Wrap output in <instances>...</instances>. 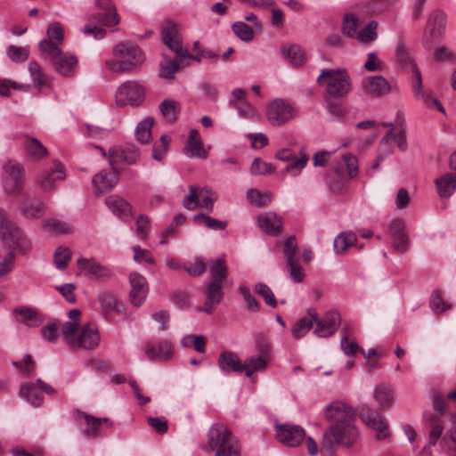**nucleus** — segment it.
I'll return each mask as SVG.
<instances>
[{
    "label": "nucleus",
    "mask_w": 456,
    "mask_h": 456,
    "mask_svg": "<svg viewBox=\"0 0 456 456\" xmlns=\"http://www.w3.org/2000/svg\"><path fill=\"white\" fill-rule=\"evenodd\" d=\"M77 266L84 274L95 280H107L112 275L109 267L102 265L93 258H79Z\"/></svg>",
    "instance_id": "21"
},
{
    "label": "nucleus",
    "mask_w": 456,
    "mask_h": 456,
    "mask_svg": "<svg viewBox=\"0 0 456 456\" xmlns=\"http://www.w3.org/2000/svg\"><path fill=\"white\" fill-rule=\"evenodd\" d=\"M24 148L27 154L34 159H39L48 154L46 148L34 137H26L24 141Z\"/></svg>",
    "instance_id": "43"
},
{
    "label": "nucleus",
    "mask_w": 456,
    "mask_h": 456,
    "mask_svg": "<svg viewBox=\"0 0 456 456\" xmlns=\"http://www.w3.org/2000/svg\"><path fill=\"white\" fill-rule=\"evenodd\" d=\"M172 354L173 346L167 340L159 342L158 350H156L154 346L150 343H148L145 347V354L149 360L168 359L172 356Z\"/></svg>",
    "instance_id": "36"
},
{
    "label": "nucleus",
    "mask_w": 456,
    "mask_h": 456,
    "mask_svg": "<svg viewBox=\"0 0 456 456\" xmlns=\"http://www.w3.org/2000/svg\"><path fill=\"white\" fill-rule=\"evenodd\" d=\"M316 320L315 311L309 309L307 314L300 318L292 328V334L296 338H300L307 334L313 328L314 322Z\"/></svg>",
    "instance_id": "38"
},
{
    "label": "nucleus",
    "mask_w": 456,
    "mask_h": 456,
    "mask_svg": "<svg viewBox=\"0 0 456 456\" xmlns=\"http://www.w3.org/2000/svg\"><path fill=\"white\" fill-rule=\"evenodd\" d=\"M363 422L376 431V439L384 440L389 436L388 424L377 411H367L361 413Z\"/></svg>",
    "instance_id": "22"
},
{
    "label": "nucleus",
    "mask_w": 456,
    "mask_h": 456,
    "mask_svg": "<svg viewBox=\"0 0 456 456\" xmlns=\"http://www.w3.org/2000/svg\"><path fill=\"white\" fill-rule=\"evenodd\" d=\"M77 419H83L86 421V428L85 433L89 437H95L99 433V428L102 424L109 421L108 418H96L82 411L77 412Z\"/></svg>",
    "instance_id": "39"
},
{
    "label": "nucleus",
    "mask_w": 456,
    "mask_h": 456,
    "mask_svg": "<svg viewBox=\"0 0 456 456\" xmlns=\"http://www.w3.org/2000/svg\"><path fill=\"white\" fill-rule=\"evenodd\" d=\"M250 171L253 175H266L273 173L274 167L270 163L262 161L260 158H256L251 164Z\"/></svg>",
    "instance_id": "63"
},
{
    "label": "nucleus",
    "mask_w": 456,
    "mask_h": 456,
    "mask_svg": "<svg viewBox=\"0 0 456 456\" xmlns=\"http://www.w3.org/2000/svg\"><path fill=\"white\" fill-rule=\"evenodd\" d=\"M260 229L266 234L276 236L282 228V220L273 212H266L257 217Z\"/></svg>",
    "instance_id": "27"
},
{
    "label": "nucleus",
    "mask_w": 456,
    "mask_h": 456,
    "mask_svg": "<svg viewBox=\"0 0 456 456\" xmlns=\"http://www.w3.org/2000/svg\"><path fill=\"white\" fill-rule=\"evenodd\" d=\"M444 431V425L439 419L435 418L432 420L431 428L428 433L429 442L420 452L419 456H433L431 447L435 446L440 439Z\"/></svg>",
    "instance_id": "37"
},
{
    "label": "nucleus",
    "mask_w": 456,
    "mask_h": 456,
    "mask_svg": "<svg viewBox=\"0 0 456 456\" xmlns=\"http://www.w3.org/2000/svg\"><path fill=\"white\" fill-rule=\"evenodd\" d=\"M40 391L47 395H53L56 392L49 384L45 383L41 379H37L36 382L28 381L22 383L20 387L19 395L31 405L38 407L44 401Z\"/></svg>",
    "instance_id": "11"
},
{
    "label": "nucleus",
    "mask_w": 456,
    "mask_h": 456,
    "mask_svg": "<svg viewBox=\"0 0 456 456\" xmlns=\"http://www.w3.org/2000/svg\"><path fill=\"white\" fill-rule=\"evenodd\" d=\"M13 314L18 322L28 327H38L43 320L37 311L32 307H19L13 310Z\"/></svg>",
    "instance_id": "32"
},
{
    "label": "nucleus",
    "mask_w": 456,
    "mask_h": 456,
    "mask_svg": "<svg viewBox=\"0 0 456 456\" xmlns=\"http://www.w3.org/2000/svg\"><path fill=\"white\" fill-rule=\"evenodd\" d=\"M162 41L163 43L173 51L179 62H183L187 59H194L198 62H200L204 59L202 51L197 55L192 56L183 47V42L181 36L178 32L175 24L167 22L162 28Z\"/></svg>",
    "instance_id": "8"
},
{
    "label": "nucleus",
    "mask_w": 456,
    "mask_h": 456,
    "mask_svg": "<svg viewBox=\"0 0 456 456\" xmlns=\"http://www.w3.org/2000/svg\"><path fill=\"white\" fill-rule=\"evenodd\" d=\"M95 4L99 12L90 16L89 23L85 25L82 32L95 39H102L106 35V29L98 25L116 26L120 22V17L111 0H95Z\"/></svg>",
    "instance_id": "3"
},
{
    "label": "nucleus",
    "mask_w": 456,
    "mask_h": 456,
    "mask_svg": "<svg viewBox=\"0 0 456 456\" xmlns=\"http://www.w3.org/2000/svg\"><path fill=\"white\" fill-rule=\"evenodd\" d=\"M169 138L163 134L158 142H155L152 149V158L158 161H160L166 155L168 145Z\"/></svg>",
    "instance_id": "58"
},
{
    "label": "nucleus",
    "mask_w": 456,
    "mask_h": 456,
    "mask_svg": "<svg viewBox=\"0 0 456 456\" xmlns=\"http://www.w3.org/2000/svg\"><path fill=\"white\" fill-rule=\"evenodd\" d=\"M24 184V172L20 165L15 161H8L4 166L3 187L4 191L17 197L22 190Z\"/></svg>",
    "instance_id": "9"
},
{
    "label": "nucleus",
    "mask_w": 456,
    "mask_h": 456,
    "mask_svg": "<svg viewBox=\"0 0 456 456\" xmlns=\"http://www.w3.org/2000/svg\"><path fill=\"white\" fill-rule=\"evenodd\" d=\"M111 59L105 61L106 68L114 73L134 71L144 62L142 50L130 42H120L112 49Z\"/></svg>",
    "instance_id": "2"
},
{
    "label": "nucleus",
    "mask_w": 456,
    "mask_h": 456,
    "mask_svg": "<svg viewBox=\"0 0 456 456\" xmlns=\"http://www.w3.org/2000/svg\"><path fill=\"white\" fill-rule=\"evenodd\" d=\"M115 98L118 106L139 105L144 99V90L138 83L127 81L118 88Z\"/></svg>",
    "instance_id": "12"
},
{
    "label": "nucleus",
    "mask_w": 456,
    "mask_h": 456,
    "mask_svg": "<svg viewBox=\"0 0 456 456\" xmlns=\"http://www.w3.org/2000/svg\"><path fill=\"white\" fill-rule=\"evenodd\" d=\"M140 157L139 149L134 144L109 149L108 159L112 170H116L118 164H135Z\"/></svg>",
    "instance_id": "14"
},
{
    "label": "nucleus",
    "mask_w": 456,
    "mask_h": 456,
    "mask_svg": "<svg viewBox=\"0 0 456 456\" xmlns=\"http://www.w3.org/2000/svg\"><path fill=\"white\" fill-rule=\"evenodd\" d=\"M203 190L198 186H191L188 195L183 199V205L188 210H193L200 205Z\"/></svg>",
    "instance_id": "50"
},
{
    "label": "nucleus",
    "mask_w": 456,
    "mask_h": 456,
    "mask_svg": "<svg viewBox=\"0 0 456 456\" xmlns=\"http://www.w3.org/2000/svg\"><path fill=\"white\" fill-rule=\"evenodd\" d=\"M131 291L129 298L134 306H140L146 299L148 294V284L146 279L139 273L134 272L129 275Z\"/></svg>",
    "instance_id": "19"
},
{
    "label": "nucleus",
    "mask_w": 456,
    "mask_h": 456,
    "mask_svg": "<svg viewBox=\"0 0 456 456\" xmlns=\"http://www.w3.org/2000/svg\"><path fill=\"white\" fill-rule=\"evenodd\" d=\"M211 281L220 282L226 279L228 274L227 265L224 259L212 260L210 266Z\"/></svg>",
    "instance_id": "45"
},
{
    "label": "nucleus",
    "mask_w": 456,
    "mask_h": 456,
    "mask_svg": "<svg viewBox=\"0 0 456 456\" xmlns=\"http://www.w3.org/2000/svg\"><path fill=\"white\" fill-rule=\"evenodd\" d=\"M78 322L75 321L65 322L61 324V334L65 342L71 347L74 346V340L77 338L76 332L78 328Z\"/></svg>",
    "instance_id": "52"
},
{
    "label": "nucleus",
    "mask_w": 456,
    "mask_h": 456,
    "mask_svg": "<svg viewBox=\"0 0 456 456\" xmlns=\"http://www.w3.org/2000/svg\"><path fill=\"white\" fill-rule=\"evenodd\" d=\"M446 15L442 11L434 12L428 18L426 33L424 36L425 44L428 47L438 39L445 31Z\"/></svg>",
    "instance_id": "15"
},
{
    "label": "nucleus",
    "mask_w": 456,
    "mask_h": 456,
    "mask_svg": "<svg viewBox=\"0 0 456 456\" xmlns=\"http://www.w3.org/2000/svg\"><path fill=\"white\" fill-rule=\"evenodd\" d=\"M185 154L191 158L207 159L208 151L203 148L198 130L191 129L184 148Z\"/></svg>",
    "instance_id": "30"
},
{
    "label": "nucleus",
    "mask_w": 456,
    "mask_h": 456,
    "mask_svg": "<svg viewBox=\"0 0 456 456\" xmlns=\"http://www.w3.org/2000/svg\"><path fill=\"white\" fill-rule=\"evenodd\" d=\"M275 437L285 446H298L305 438V429L298 425L291 424H276Z\"/></svg>",
    "instance_id": "13"
},
{
    "label": "nucleus",
    "mask_w": 456,
    "mask_h": 456,
    "mask_svg": "<svg viewBox=\"0 0 456 456\" xmlns=\"http://www.w3.org/2000/svg\"><path fill=\"white\" fill-rule=\"evenodd\" d=\"M281 53L283 58L286 59L294 68L303 66L306 61L305 51L301 46L296 44L282 45L281 46Z\"/></svg>",
    "instance_id": "29"
},
{
    "label": "nucleus",
    "mask_w": 456,
    "mask_h": 456,
    "mask_svg": "<svg viewBox=\"0 0 456 456\" xmlns=\"http://www.w3.org/2000/svg\"><path fill=\"white\" fill-rule=\"evenodd\" d=\"M314 323H315L314 333L320 338H328L338 330L340 323V315L338 312H328L322 319H319L316 314V320Z\"/></svg>",
    "instance_id": "18"
},
{
    "label": "nucleus",
    "mask_w": 456,
    "mask_h": 456,
    "mask_svg": "<svg viewBox=\"0 0 456 456\" xmlns=\"http://www.w3.org/2000/svg\"><path fill=\"white\" fill-rule=\"evenodd\" d=\"M438 194L443 197L451 196L456 190V176L452 174H446L436 180Z\"/></svg>",
    "instance_id": "41"
},
{
    "label": "nucleus",
    "mask_w": 456,
    "mask_h": 456,
    "mask_svg": "<svg viewBox=\"0 0 456 456\" xmlns=\"http://www.w3.org/2000/svg\"><path fill=\"white\" fill-rule=\"evenodd\" d=\"M194 220L197 222L202 221L208 228L215 231L224 230L227 225L226 222L219 221L204 214H198L194 216Z\"/></svg>",
    "instance_id": "60"
},
{
    "label": "nucleus",
    "mask_w": 456,
    "mask_h": 456,
    "mask_svg": "<svg viewBox=\"0 0 456 456\" xmlns=\"http://www.w3.org/2000/svg\"><path fill=\"white\" fill-rule=\"evenodd\" d=\"M108 208L118 218L128 221L132 218V206L118 195H111L106 199Z\"/></svg>",
    "instance_id": "25"
},
{
    "label": "nucleus",
    "mask_w": 456,
    "mask_h": 456,
    "mask_svg": "<svg viewBox=\"0 0 456 456\" xmlns=\"http://www.w3.org/2000/svg\"><path fill=\"white\" fill-rule=\"evenodd\" d=\"M344 165L346 168V176L348 179L354 178L358 174V160L353 154H346L342 157Z\"/></svg>",
    "instance_id": "62"
},
{
    "label": "nucleus",
    "mask_w": 456,
    "mask_h": 456,
    "mask_svg": "<svg viewBox=\"0 0 456 456\" xmlns=\"http://www.w3.org/2000/svg\"><path fill=\"white\" fill-rule=\"evenodd\" d=\"M232 31L242 41L250 42L254 38L253 28L243 21H237L232 24Z\"/></svg>",
    "instance_id": "51"
},
{
    "label": "nucleus",
    "mask_w": 456,
    "mask_h": 456,
    "mask_svg": "<svg viewBox=\"0 0 456 456\" xmlns=\"http://www.w3.org/2000/svg\"><path fill=\"white\" fill-rule=\"evenodd\" d=\"M0 240L2 243L13 251L14 255H26L31 248V243L22 231L9 220L0 222Z\"/></svg>",
    "instance_id": "5"
},
{
    "label": "nucleus",
    "mask_w": 456,
    "mask_h": 456,
    "mask_svg": "<svg viewBox=\"0 0 456 456\" xmlns=\"http://www.w3.org/2000/svg\"><path fill=\"white\" fill-rule=\"evenodd\" d=\"M47 38L43 39L39 43V50L43 55V43H46L51 48H60L64 40V32L61 25L58 22L52 23L48 26Z\"/></svg>",
    "instance_id": "33"
},
{
    "label": "nucleus",
    "mask_w": 456,
    "mask_h": 456,
    "mask_svg": "<svg viewBox=\"0 0 456 456\" xmlns=\"http://www.w3.org/2000/svg\"><path fill=\"white\" fill-rule=\"evenodd\" d=\"M159 110L167 121L174 122L180 112V106L174 100H165L159 104Z\"/></svg>",
    "instance_id": "46"
},
{
    "label": "nucleus",
    "mask_w": 456,
    "mask_h": 456,
    "mask_svg": "<svg viewBox=\"0 0 456 456\" xmlns=\"http://www.w3.org/2000/svg\"><path fill=\"white\" fill-rule=\"evenodd\" d=\"M71 258L70 250L65 247H59L54 253L55 266L62 270L64 269Z\"/></svg>",
    "instance_id": "61"
},
{
    "label": "nucleus",
    "mask_w": 456,
    "mask_h": 456,
    "mask_svg": "<svg viewBox=\"0 0 456 456\" xmlns=\"http://www.w3.org/2000/svg\"><path fill=\"white\" fill-rule=\"evenodd\" d=\"M373 395L381 410H387L392 407L395 400V390L386 383L377 385Z\"/></svg>",
    "instance_id": "28"
},
{
    "label": "nucleus",
    "mask_w": 456,
    "mask_h": 456,
    "mask_svg": "<svg viewBox=\"0 0 456 456\" xmlns=\"http://www.w3.org/2000/svg\"><path fill=\"white\" fill-rule=\"evenodd\" d=\"M367 93L376 96L385 95L391 92V85L382 76H372L368 77L364 84Z\"/></svg>",
    "instance_id": "31"
},
{
    "label": "nucleus",
    "mask_w": 456,
    "mask_h": 456,
    "mask_svg": "<svg viewBox=\"0 0 456 456\" xmlns=\"http://www.w3.org/2000/svg\"><path fill=\"white\" fill-rule=\"evenodd\" d=\"M325 416L331 425L322 436V450L334 452L336 446L350 448L357 442L360 433L353 423L355 413L352 407L334 402L326 407Z\"/></svg>",
    "instance_id": "1"
},
{
    "label": "nucleus",
    "mask_w": 456,
    "mask_h": 456,
    "mask_svg": "<svg viewBox=\"0 0 456 456\" xmlns=\"http://www.w3.org/2000/svg\"><path fill=\"white\" fill-rule=\"evenodd\" d=\"M218 367L224 372H242V362L238 355L231 351H223L218 357Z\"/></svg>",
    "instance_id": "35"
},
{
    "label": "nucleus",
    "mask_w": 456,
    "mask_h": 456,
    "mask_svg": "<svg viewBox=\"0 0 456 456\" xmlns=\"http://www.w3.org/2000/svg\"><path fill=\"white\" fill-rule=\"evenodd\" d=\"M45 206L44 202L37 199L26 198L20 206V210L27 219L40 218L45 212Z\"/></svg>",
    "instance_id": "34"
},
{
    "label": "nucleus",
    "mask_w": 456,
    "mask_h": 456,
    "mask_svg": "<svg viewBox=\"0 0 456 456\" xmlns=\"http://www.w3.org/2000/svg\"><path fill=\"white\" fill-rule=\"evenodd\" d=\"M43 57L51 61L56 71L63 77H71L77 67V58L69 53H63L61 48H51L43 43Z\"/></svg>",
    "instance_id": "7"
},
{
    "label": "nucleus",
    "mask_w": 456,
    "mask_h": 456,
    "mask_svg": "<svg viewBox=\"0 0 456 456\" xmlns=\"http://www.w3.org/2000/svg\"><path fill=\"white\" fill-rule=\"evenodd\" d=\"M356 235L353 232H342L334 240L333 247L337 255L343 254L346 250L355 244Z\"/></svg>",
    "instance_id": "42"
},
{
    "label": "nucleus",
    "mask_w": 456,
    "mask_h": 456,
    "mask_svg": "<svg viewBox=\"0 0 456 456\" xmlns=\"http://www.w3.org/2000/svg\"><path fill=\"white\" fill-rule=\"evenodd\" d=\"M286 263L292 281L297 283L302 282L305 278L303 267L295 259Z\"/></svg>",
    "instance_id": "64"
},
{
    "label": "nucleus",
    "mask_w": 456,
    "mask_h": 456,
    "mask_svg": "<svg viewBox=\"0 0 456 456\" xmlns=\"http://www.w3.org/2000/svg\"><path fill=\"white\" fill-rule=\"evenodd\" d=\"M350 179L339 169L332 171L329 175L330 188L336 192H339L346 188V183Z\"/></svg>",
    "instance_id": "47"
},
{
    "label": "nucleus",
    "mask_w": 456,
    "mask_h": 456,
    "mask_svg": "<svg viewBox=\"0 0 456 456\" xmlns=\"http://www.w3.org/2000/svg\"><path fill=\"white\" fill-rule=\"evenodd\" d=\"M414 76L416 77V84L413 86L414 94L417 99L422 100L428 107L436 106L441 112H444V109L441 102L429 91L422 89V78L420 71L414 66Z\"/></svg>",
    "instance_id": "26"
},
{
    "label": "nucleus",
    "mask_w": 456,
    "mask_h": 456,
    "mask_svg": "<svg viewBox=\"0 0 456 456\" xmlns=\"http://www.w3.org/2000/svg\"><path fill=\"white\" fill-rule=\"evenodd\" d=\"M28 72L32 77L33 82L37 84L39 88L48 85V78L44 76L42 69L37 62L30 61L28 63Z\"/></svg>",
    "instance_id": "56"
},
{
    "label": "nucleus",
    "mask_w": 456,
    "mask_h": 456,
    "mask_svg": "<svg viewBox=\"0 0 456 456\" xmlns=\"http://www.w3.org/2000/svg\"><path fill=\"white\" fill-rule=\"evenodd\" d=\"M44 228L56 234H66L71 231V227L65 222L57 219H48L44 222Z\"/></svg>",
    "instance_id": "54"
},
{
    "label": "nucleus",
    "mask_w": 456,
    "mask_h": 456,
    "mask_svg": "<svg viewBox=\"0 0 456 456\" xmlns=\"http://www.w3.org/2000/svg\"><path fill=\"white\" fill-rule=\"evenodd\" d=\"M358 19L354 13H347L343 19L342 32L345 36L354 37L357 33Z\"/></svg>",
    "instance_id": "55"
},
{
    "label": "nucleus",
    "mask_w": 456,
    "mask_h": 456,
    "mask_svg": "<svg viewBox=\"0 0 456 456\" xmlns=\"http://www.w3.org/2000/svg\"><path fill=\"white\" fill-rule=\"evenodd\" d=\"M394 130L387 132L379 143V159H386L394 150Z\"/></svg>",
    "instance_id": "53"
},
{
    "label": "nucleus",
    "mask_w": 456,
    "mask_h": 456,
    "mask_svg": "<svg viewBox=\"0 0 456 456\" xmlns=\"http://www.w3.org/2000/svg\"><path fill=\"white\" fill-rule=\"evenodd\" d=\"M206 294L209 304H219L224 297L222 283L210 281L206 289Z\"/></svg>",
    "instance_id": "49"
},
{
    "label": "nucleus",
    "mask_w": 456,
    "mask_h": 456,
    "mask_svg": "<svg viewBox=\"0 0 456 456\" xmlns=\"http://www.w3.org/2000/svg\"><path fill=\"white\" fill-rule=\"evenodd\" d=\"M317 82L325 85L328 94L334 98L346 95L351 88L349 77L343 70L323 69Z\"/></svg>",
    "instance_id": "6"
},
{
    "label": "nucleus",
    "mask_w": 456,
    "mask_h": 456,
    "mask_svg": "<svg viewBox=\"0 0 456 456\" xmlns=\"http://www.w3.org/2000/svg\"><path fill=\"white\" fill-rule=\"evenodd\" d=\"M297 116V110L292 104L284 99H275L266 109L268 122L273 126H281Z\"/></svg>",
    "instance_id": "10"
},
{
    "label": "nucleus",
    "mask_w": 456,
    "mask_h": 456,
    "mask_svg": "<svg viewBox=\"0 0 456 456\" xmlns=\"http://www.w3.org/2000/svg\"><path fill=\"white\" fill-rule=\"evenodd\" d=\"M377 28V21L371 20L368 23V25L365 28L357 31L354 37H356L357 40L362 43H369L374 41L378 37L376 31Z\"/></svg>",
    "instance_id": "48"
},
{
    "label": "nucleus",
    "mask_w": 456,
    "mask_h": 456,
    "mask_svg": "<svg viewBox=\"0 0 456 456\" xmlns=\"http://www.w3.org/2000/svg\"><path fill=\"white\" fill-rule=\"evenodd\" d=\"M65 178L64 167L57 162L54 163L53 168L42 173L37 179V183L39 189L47 192L54 188L57 181L63 180Z\"/></svg>",
    "instance_id": "23"
},
{
    "label": "nucleus",
    "mask_w": 456,
    "mask_h": 456,
    "mask_svg": "<svg viewBox=\"0 0 456 456\" xmlns=\"http://www.w3.org/2000/svg\"><path fill=\"white\" fill-rule=\"evenodd\" d=\"M153 124L152 118H146L138 123L135 129V137L140 143L146 144L151 141Z\"/></svg>",
    "instance_id": "44"
},
{
    "label": "nucleus",
    "mask_w": 456,
    "mask_h": 456,
    "mask_svg": "<svg viewBox=\"0 0 456 456\" xmlns=\"http://www.w3.org/2000/svg\"><path fill=\"white\" fill-rule=\"evenodd\" d=\"M270 359L261 355H253L245 360L242 363V371L245 370L247 377H251L254 372L261 371L267 367Z\"/></svg>",
    "instance_id": "40"
},
{
    "label": "nucleus",
    "mask_w": 456,
    "mask_h": 456,
    "mask_svg": "<svg viewBox=\"0 0 456 456\" xmlns=\"http://www.w3.org/2000/svg\"><path fill=\"white\" fill-rule=\"evenodd\" d=\"M97 300L100 304L101 312L105 318H108V314L110 313L120 314L124 311L122 303L119 302L117 296L111 291H100Z\"/></svg>",
    "instance_id": "24"
},
{
    "label": "nucleus",
    "mask_w": 456,
    "mask_h": 456,
    "mask_svg": "<svg viewBox=\"0 0 456 456\" xmlns=\"http://www.w3.org/2000/svg\"><path fill=\"white\" fill-rule=\"evenodd\" d=\"M441 445L452 456H456V428H452L444 436Z\"/></svg>",
    "instance_id": "59"
},
{
    "label": "nucleus",
    "mask_w": 456,
    "mask_h": 456,
    "mask_svg": "<svg viewBox=\"0 0 456 456\" xmlns=\"http://www.w3.org/2000/svg\"><path fill=\"white\" fill-rule=\"evenodd\" d=\"M275 156L281 161L289 162L282 174H290L293 176L297 175L301 172L308 160L305 153L300 152V155L297 156L289 149H281L276 152Z\"/></svg>",
    "instance_id": "16"
},
{
    "label": "nucleus",
    "mask_w": 456,
    "mask_h": 456,
    "mask_svg": "<svg viewBox=\"0 0 456 456\" xmlns=\"http://www.w3.org/2000/svg\"><path fill=\"white\" fill-rule=\"evenodd\" d=\"M208 446L216 452L215 456H240L237 439L223 423H216L209 428Z\"/></svg>",
    "instance_id": "4"
},
{
    "label": "nucleus",
    "mask_w": 456,
    "mask_h": 456,
    "mask_svg": "<svg viewBox=\"0 0 456 456\" xmlns=\"http://www.w3.org/2000/svg\"><path fill=\"white\" fill-rule=\"evenodd\" d=\"M396 60H397L398 64L402 68H406L408 66H411L413 71H414V66L416 68H418L417 65L413 62V60L411 58V55L409 50L405 47L404 45H403L401 43L398 44V45L396 47Z\"/></svg>",
    "instance_id": "57"
},
{
    "label": "nucleus",
    "mask_w": 456,
    "mask_h": 456,
    "mask_svg": "<svg viewBox=\"0 0 456 456\" xmlns=\"http://www.w3.org/2000/svg\"><path fill=\"white\" fill-rule=\"evenodd\" d=\"M100 340L101 338L97 326L93 323H87L82 327L81 330L74 340V346L71 347L93 350L98 346Z\"/></svg>",
    "instance_id": "17"
},
{
    "label": "nucleus",
    "mask_w": 456,
    "mask_h": 456,
    "mask_svg": "<svg viewBox=\"0 0 456 456\" xmlns=\"http://www.w3.org/2000/svg\"><path fill=\"white\" fill-rule=\"evenodd\" d=\"M118 175L117 167L112 172L102 170L94 175L92 180L94 193L100 195L110 192L117 185Z\"/></svg>",
    "instance_id": "20"
}]
</instances>
